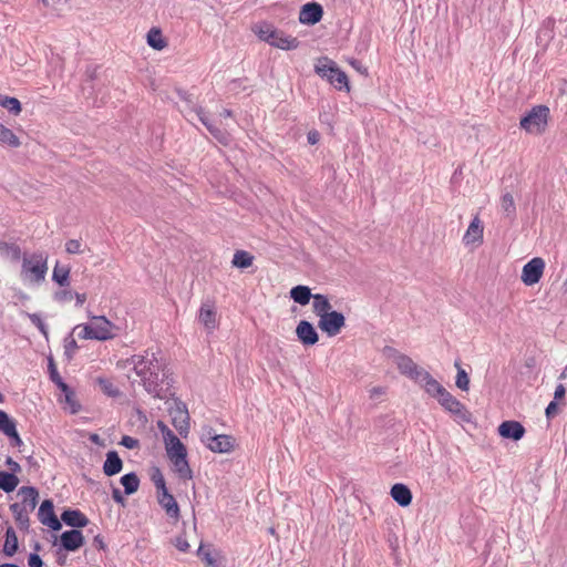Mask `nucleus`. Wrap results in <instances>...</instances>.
I'll return each instance as SVG.
<instances>
[{
  "instance_id": "a19ab883",
  "label": "nucleus",
  "mask_w": 567,
  "mask_h": 567,
  "mask_svg": "<svg viewBox=\"0 0 567 567\" xmlns=\"http://www.w3.org/2000/svg\"><path fill=\"white\" fill-rule=\"evenodd\" d=\"M10 509L13 513L17 523L21 527H28L29 514L31 513V511H27L23 507H20V505H18V504H12L10 506Z\"/></svg>"
},
{
  "instance_id": "5fc2aeb1",
  "label": "nucleus",
  "mask_w": 567,
  "mask_h": 567,
  "mask_svg": "<svg viewBox=\"0 0 567 567\" xmlns=\"http://www.w3.org/2000/svg\"><path fill=\"white\" fill-rule=\"evenodd\" d=\"M49 369H50V374H51L52 381L55 382L58 384V386L60 388V382H63V381H62L52 359L49 360Z\"/></svg>"
},
{
  "instance_id": "338daca9",
  "label": "nucleus",
  "mask_w": 567,
  "mask_h": 567,
  "mask_svg": "<svg viewBox=\"0 0 567 567\" xmlns=\"http://www.w3.org/2000/svg\"><path fill=\"white\" fill-rule=\"evenodd\" d=\"M566 389L563 384H558L555 389L554 396L556 400L564 398Z\"/></svg>"
},
{
  "instance_id": "6e6d98bb",
  "label": "nucleus",
  "mask_w": 567,
  "mask_h": 567,
  "mask_svg": "<svg viewBox=\"0 0 567 567\" xmlns=\"http://www.w3.org/2000/svg\"><path fill=\"white\" fill-rule=\"evenodd\" d=\"M121 444L127 449H135L138 446V441L132 436H123Z\"/></svg>"
},
{
  "instance_id": "7ed1b4c3",
  "label": "nucleus",
  "mask_w": 567,
  "mask_h": 567,
  "mask_svg": "<svg viewBox=\"0 0 567 567\" xmlns=\"http://www.w3.org/2000/svg\"><path fill=\"white\" fill-rule=\"evenodd\" d=\"M316 73L326 79L336 89L349 91L348 76L329 58H320L315 64Z\"/></svg>"
},
{
  "instance_id": "de8ad7c7",
  "label": "nucleus",
  "mask_w": 567,
  "mask_h": 567,
  "mask_svg": "<svg viewBox=\"0 0 567 567\" xmlns=\"http://www.w3.org/2000/svg\"><path fill=\"white\" fill-rule=\"evenodd\" d=\"M198 556L204 560L207 567H217V560L213 556L209 549L200 546L198 549Z\"/></svg>"
},
{
  "instance_id": "a211bd4d",
  "label": "nucleus",
  "mask_w": 567,
  "mask_h": 567,
  "mask_svg": "<svg viewBox=\"0 0 567 567\" xmlns=\"http://www.w3.org/2000/svg\"><path fill=\"white\" fill-rule=\"evenodd\" d=\"M498 434L502 437L518 441L524 436L525 429L517 421H504L498 426Z\"/></svg>"
},
{
  "instance_id": "1a4fd4ad",
  "label": "nucleus",
  "mask_w": 567,
  "mask_h": 567,
  "mask_svg": "<svg viewBox=\"0 0 567 567\" xmlns=\"http://www.w3.org/2000/svg\"><path fill=\"white\" fill-rule=\"evenodd\" d=\"M203 443L215 453H228L233 450V439L228 435H213L207 431L202 436Z\"/></svg>"
},
{
  "instance_id": "0eeeda50",
  "label": "nucleus",
  "mask_w": 567,
  "mask_h": 567,
  "mask_svg": "<svg viewBox=\"0 0 567 567\" xmlns=\"http://www.w3.org/2000/svg\"><path fill=\"white\" fill-rule=\"evenodd\" d=\"M346 324V318L341 312L330 311L321 316L318 327L326 332L329 337L337 336Z\"/></svg>"
},
{
  "instance_id": "bb28decb",
  "label": "nucleus",
  "mask_w": 567,
  "mask_h": 567,
  "mask_svg": "<svg viewBox=\"0 0 567 567\" xmlns=\"http://www.w3.org/2000/svg\"><path fill=\"white\" fill-rule=\"evenodd\" d=\"M187 455H177L169 461L173 463L174 471L178 474L182 480H190L193 477V472L187 462Z\"/></svg>"
},
{
  "instance_id": "ddd939ff",
  "label": "nucleus",
  "mask_w": 567,
  "mask_h": 567,
  "mask_svg": "<svg viewBox=\"0 0 567 567\" xmlns=\"http://www.w3.org/2000/svg\"><path fill=\"white\" fill-rule=\"evenodd\" d=\"M415 383L421 386L430 396L437 399L445 388L435 380L429 371L424 370V372L420 375V378L415 381Z\"/></svg>"
},
{
  "instance_id": "f704fd0d",
  "label": "nucleus",
  "mask_w": 567,
  "mask_h": 567,
  "mask_svg": "<svg viewBox=\"0 0 567 567\" xmlns=\"http://www.w3.org/2000/svg\"><path fill=\"white\" fill-rule=\"evenodd\" d=\"M18 549V537L12 527H9L6 532V540L3 545V554L12 556Z\"/></svg>"
},
{
  "instance_id": "8fccbe9b",
  "label": "nucleus",
  "mask_w": 567,
  "mask_h": 567,
  "mask_svg": "<svg viewBox=\"0 0 567 567\" xmlns=\"http://www.w3.org/2000/svg\"><path fill=\"white\" fill-rule=\"evenodd\" d=\"M78 349V344L74 338L68 337L64 340V354L66 355L68 360H71L73 357V353Z\"/></svg>"
},
{
  "instance_id": "f03ea898",
  "label": "nucleus",
  "mask_w": 567,
  "mask_h": 567,
  "mask_svg": "<svg viewBox=\"0 0 567 567\" xmlns=\"http://www.w3.org/2000/svg\"><path fill=\"white\" fill-rule=\"evenodd\" d=\"M48 272V256L43 252L24 254L20 277L24 284L40 285Z\"/></svg>"
},
{
  "instance_id": "37998d69",
  "label": "nucleus",
  "mask_w": 567,
  "mask_h": 567,
  "mask_svg": "<svg viewBox=\"0 0 567 567\" xmlns=\"http://www.w3.org/2000/svg\"><path fill=\"white\" fill-rule=\"evenodd\" d=\"M0 105L14 115H18L21 112V103L16 97L0 95Z\"/></svg>"
},
{
  "instance_id": "c03bdc74",
  "label": "nucleus",
  "mask_w": 567,
  "mask_h": 567,
  "mask_svg": "<svg viewBox=\"0 0 567 567\" xmlns=\"http://www.w3.org/2000/svg\"><path fill=\"white\" fill-rule=\"evenodd\" d=\"M455 367L457 368V375H456L455 384L462 391H467L468 385H470V378H468L467 373L465 372V370L460 368V364L457 362L455 363Z\"/></svg>"
},
{
  "instance_id": "69168bd1",
  "label": "nucleus",
  "mask_w": 567,
  "mask_h": 567,
  "mask_svg": "<svg viewBox=\"0 0 567 567\" xmlns=\"http://www.w3.org/2000/svg\"><path fill=\"white\" fill-rule=\"evenodd\" d=\"M113 499L118 504H124V497L122 496V493L118 488H114L112 492Z\"/></svg>"
},
{
  "instance_id": "09e8293b",
  "label": "nucleus",
  "mask_w": 567,
  "mask_h": 567,
  "mask_svg": "<svg viewBox=\"0 0 567 567\" xmlns=\"http://www.w3.org/2000/svg\"><path fill=\"white\" fill-rule=\"evenodd\" d=\"M152 482L154 483L155 487L157 488L158 493L163 492L166 488L165 480L159 471V468H154L152 473Z\"/></svg>"
},
{
  "instance_id": "6ab92c4d",
  "label": "nucleus",
  "mask_w": 567,
  "mask_h": 567,
  "mask_svg": "<svg viewBox=\"0 0 567 567\" xmlns=\"http://www.w3.org/2000/svg\"><path fill=\"white\" fill-rule=\"evenodd\" d=\"M83 540L84 537L78 529L66 530L60 537L63 548L70 551L79 549L83 545Z\"/></svg>"
},
{
  "instance_id": "dca6fc26",
  "label": "nucleus",
  "mask_w": 567,
  "mask_h": 567,
  "mask_svg": "<svg viewBox=\"0 0 567 567\" xmlns=\"http://www.w3.org/2000/svg\"><path fill=\"white\" fill-rule=\"evenodd\" d=\"M484 227L478 216H475L471 221L465 235L463 236V243L465 246L480 245L483 241Z\"/></svg>"
},
{
  "instance_id": "a878e982",
  "label": "nucleus",
  "mask_w": 567,
  "mask_h": 567,
  "mask_svg": "<svg viewBox=\"0 0 567 567\" xmlns=\"http://www.w3.org/2000/svg\"><path fill=\"white\" fill-rule=\"evenodd\" d=\"M165 450L168 458H173L177 455H187L185 445L175 435H168V439L164 441Z\"/></svg>"
},
{
  "instance_id": "864d4df0",
  "label": "nucleus",
  "mask_w": 567,
  "mask_h": 567,
  "mask_svg": "<svg viewBox=\"0 0 567 567\" xmlns=\"http://www.w3.org/2000/svg\"><path fill=\"white\" fill-rule=\"evenodd\" d=\"M54 299L59 302H68L73 299V292L70 290H61L54 293Z\"/></svg>"
},
{
  "instance_id": "3c124183",
  "label": "nucleus",
  "mask_w": 567,
  "mask_h": 567,
  "mask_svg": "<svg viewBox=\"0 0 567 567\" xmlns=\"http://www.w3.org/2000/svg\"><path fill=\"white\" fill-rule=\"evenodd\" d=\"M30 321L41 331V333L48 338V328L43 323L41 317L37 313H29L28 315Z\"/></svg>"
},
{
  "instance_id": "f257e3e1",
  "label": "nucleus",
  "mask_w": 567,
  "mask_h": 567,
  "mask_svg": "<svg viewBox=\"0 0 567 567\" xmlns=\"http://www.w3.org/2000/svg\"><path fill=\"white\" fill-rule=\"evenodd\" d=\"M116 365L121 370L133 369L136 375L141 378L147 392L152 393L155 390L158 363L154 353L135 354L117 361Z\"/></svg>"
},
{
  "instance_id": "6e6552de",
  "label": "nucleus",
  "mask_w": 567,
  "mask_h": 567,
  "mask_svg": "<svg viewBox=\"0 0 567 567\" xmlns=\"http://www.w3.org/2000/svg\"><path fill=\"white\" fill-rule=\"evenodd\" d=\"M545 269V262L542 258L535 257L532 260H529L522 270V281L526 286H534L537 284L544 272Z\"/></svg>"
},
{
  "instance_id": "412c9836",
  "label": "nucleus",
  "mask_w": 567,
  "mask_h": 567,
  "mask_svg": "<svg viewBox=\"0 0 567 567\" xmlns=\"http://www.w3.org/2000/svg\"><path fill=\"white\" fill-rule=\"evenodd\" d=\"M158 503L161 506L165 509L166 514L177 519L179 517V507L177 502L175 501L174 496L168 493L167 489H164L163 492L158 493Z\"/></svg>"
},
{
  "instance_id": "79ce46f5",
  "label": "nucleus",
  "mask_w": 567,
  "mask_h": 567,
  "mask_svg": "<svg viewBox=\"0 0 567 567\" xmlns=\"http://www.w3.org/2000/svg\"><path fill=\"white\" fill-rule=\"evenodd\" d=\"M60 389L64 393V402L69 406L71 413H76L80 409V405L78 404L72 391L64 382H60Z\"/></svg>"
},
{
  "instance_id": "49530a36",
  "label": "nucleus",
  "mask_w": 567,
  "mask_h": 567,
  "mask_svg": "<svg viewBox=\"0 0 567 567\" xmlns=\"http://www.w3.org/2000/svg\"><path fill=\"white\" fill-rule=\"evenodd\" d=\"M97 383H99L101 390L109 396L118 395V393H120L118 389L116 386H114V384L111 381H109L106 379L99 378Z\"/></svg>"
},
{
  "instance_id": "680f3d73",
  "label": "nucleus",
  "mask_w": 567,
  "mask_h": 567,
  "mask_svg": "<svg viewBox=\"0 0 567 567\" xmlns=\"http://www.w3.org/2000/svg\"><path fill=\"white\" fill-rule=\"evenodd\" d=\"M558 406L556 402H550L548 406L546 408V415L547 417H551L557 413Z\"/></svg>"
},
{
  "instance_id": "2f4dec72",
  "label": "nucleus",
  "mask_w": 567,
  "mask_h": 567,
  "mask_svg": "<svg viewBox=\"0 0 567 567\" xmlns=\"http://www.w3.org/2000/svg\"><path fill=\"white\" fill-rule=\"evenodd\" d=\"M196 115L199 118V121L207 127V130L220 142L227 143V138L225 134L219 130L216 125H214L208 116L203 112L202 109L196 111Z\"/></svg>"
},
{
  "instance_id": "423d86ee",
  "label": "nucleus",
  "mask_w": 567,
  "mask_h": 567,
  "mask_svg": "<svg viewBox=\"0 0 567 567\" xmlns=\"http://www.w3.org/2000/svg\"><path fill=\"white\" fill-rule=\"evenodd\" d=\"M94 340L106 341L117 337L120 328L104 316H90Z\"/></svg>"
},
{
  "instance_id": "39448f33",
  "label": "nucleus",
  "mask_w": 567,
  "mask_h": 567,
  "mask_svg": "<svg viewBox=\"0 0 567 567\" xmlns=\"http://www.w3.org/2000/svg\"><path fill=\"white\" fill-rule=\"evenodd\" d=\"M549 109L538 105L520 120V127L530 134H540L545 131L548 120Z\"/></svg>"
},
{
  "instance_id": "4d7b16f0",
  "label": "nucleus",
  "mask_w": 567,
  "mask_h": 567,
  "mask_svg": "<svg viewBox=\"0 0 567 567\" xmlns=\"http://www.w3.org/2000/svg\"><path fill=\"white\" fill-rule=\"evenodd\" d=\"M157 427H158V430L161 431V433L163 435V441L168 439V435H173L174 434L173 431L162 421L157 422Z\"/></svg>"
},
{
  "instance_id": "4be33fe9",
  "label": "nucleus",
  "mask_w": 567,
  "mask_h": 567,
  "mask_svg": "<svg viewBox=\"0 0 567 567\" xmlns=\"http://www.w3.org/2000/svg\"><path fill=\"white\" fill-rule=\"evenodd\" d=\"M198 319L208 331H213L217 327L215 307L208 302L203 303L199 310Z\"/></svg>"
},
{
  "instance_id": "2eb2a0df",
  "label": "nucleus",
  "mask_w": 567,
  "mask_h": 567,
  "mask_svg": "<svg viewBox=\"0 0 567 567\" xmlns=\"http://www.w3.org/2000/svg\"><path fill=\"white\" fill-rule=\"evenodd\" d=\"M296 334L299 341L305 346H313L318 342L319 339L315 327L306 320H301L298 323L296 328Z\"/></svg>"
},
{
  "instance_id": "7c9ffc66",
  "label": "nucleus",
  "mask_w": 567,
  "mask_h": 567,
  "mask_svg": "<svg viewBox=\"0 0 567 567\" xmlns=\"http://www.w3.org/2000/svg\"><path fill=\"white\" fill-rule=\"evenodd\" d=\"M312 309L313 312L321 318V316H324L332 311V306L323 295H313V302H312Z\"/></svg>"
},
{
  "instance_id": "aec40b11",
  "label": "nucleus",
  "mask_w": 567,
  "mask_h": 567,
  "mask_svg": "<svg viewBox=\"0 0 567 567\" xmlns=\"http://www.w3.org/2000/svg\"><path fill=\"white\" fill-rule=\"evenodd\" d=\"M18 496L21 497V502L17 503L20 507L27 511L33 512L39 498V493L34 487L23 486L19 489Z\"/></svg>"
},
{
  "instance_id": "393cba45",
  "label": "nucleus",
  "mask_w": 567,
  "mask_h": 567,
  "mask_svg": "<svg viewBox=\"0 0 567 567\" xmlns=\"http://www.w3.org/2000/svg\"><path fill=\"white\" fill-rule=\"evenodd\" d=\"M61 519L72 527H84L89 524L86 516L78 509L64 511L61 515Z\"/></svg>"
},
{
  "instance_id": "4468645a",
  "label": "nucleus",
  "mask_w": 567,
  "mask_h": 567,
  "mask_svg": "<svg viewBox=\"0 0 567 567\" xmlns=\"http://www.w3.org/2000/svg\"><path fill=\"white\" fill-rule=\"evenodd\" d=\"M0 431L11 439L12 445L20 446L22 444V440L17 432L16 422L2 410H0Z\"/></svg>"
},
{
  "instance_id": "f8f14e48",
  "label": "nucleus",
  "mask_w": 567,
  "mask_h": 567,
  "mask_svg": "<svg viewBox=\"0 0 567 567\" xmlns=\"http://www.w3.org/2000/svg\"><path fill=\"white\" fill-rule=\"evenodd\" d=\"M323 14L322 7L317 2H309L301 7L299 21L302 24L312 25L318 23Z\"/></svg>"
},
{
  "instance_id": "cd10ccee",
  "label": "nucleus",
  "mask_w": 567,
  "mask_h": 567,
  "mask_svg": "<svg viewBox=\"0 0 567 567\" xmlns=\"http://www.w3.org/2000/svg\"><path fill=\"white\" fill-rule=\"evenodd\" d=\"M391 496L401 506H408L412 502V493L404 484H394Z\"/></svg>"
},
{
  "instance_id": "4c0bfd02",
  "label": "nucleus",
  "mask_w": 567,
  "mask_h": 567,
  "mask_svg": "<svg viewBox=\"0 0 567 567\" xmlns=\"http://www.w3.org/2000/svg\"><path fill=\"white\" fill-rule=\"evenodd\" d=\"M254 257L245 251V250H237L233 258V266L237 268H248L252 265Z\"/></svg>"
},
{
  "instance_id": "ea45409f",
  "label": "nucleus",
  "mask_w": 567,
  "mask_h": 567,
  "mask_svg": "<svg viewBox=\"0 0 567 567\" xmlns=\"http://www.w3.org/2000/svg\"><path fill=\"white\" fill-rule=\"evenodd\" d=\"M275 28L266 22L257 23L252 27L254 33L261 40L268 43L270 38H272V32Z\"/></svg>"
},
{
  "instance_id": "c85d7f7f",
  "label": "nucleus",
  "mask_w": 567,
  "mask_h": 567,
  "mask_svg": "<svg viewBox=\"0 0 567 567\" xmlns=\"http://www.w3.org/2000/svg\"><path fill=\"white\" fill-rule=\"evenodd\" d=\"M501 210L505 218L514 220L516 217V205L514 197L511 193H505L501 197Z\"/></svg>"
},
{
  "instance_id": "72a5a7b5",
  "label": "nucleus",
  "mask_w": 567,
  "mask_h": 567,
  "mask_svg": "<svg viewBox=\"0 0 567 567\" xmlns=\"http://www.w3.org/2000/svg\"><path fill=\"white\" fill-rule=\"evenodd\" d=\"M69 276L70 267L62 266L59 262H56L52 274L53 281H55L61 287H65L69 285Z\"/></svg>"
},
{
  "instance_id": "9b49d317",
  "label": "nucleus",
  "mask_w": 567,
  "mask_h": 567,
  "mask_svg": "<svg viewBox=\"0 0 567 567\" xmlns=\"http://www.w3.org/2000/svg\"><path fill=\"white\" fill-rule=\"evenodd\" d=\"M38 516L43 525L50 527L53 530L61 529L62 525L54 514V506L52 501L45 499L42 502L38 512Z\"/></svg>"
},
{
  "instance_id": "20e7f679",
  "label": "nucleus",
  "mask_w": 567,
  "mask_h": 567,
  "mask_svg": "<svg viewBox=\"0 0 567 567\" xmlns=\"http://www.w3.org/2000/svg\"><path fill=\"white\" fill-rule=\"evenodd\" d=\"M384 353L389 359L393 361L399 372L402 375H405L406 378L411 379L414 383L425 370L424 368L415 363L412 358L399 352L393 348H385Z\"/></svg>"
},
{
  "instance_id": "e433bc0d",
  "label": "nucleus",
  "mask_w": 567,
  "mask_h": 567,
  "mask_svg": "<svg viewBox=\"0 0 567 567\" xmlns=\"http://www.w3.org/2000/svg\"><path fill=\"white\" fill-rule=\"evenodd\" d=\"M0 143L10 147H19L21 142L19 137L8 127L0 123Z\"/></svg>"
},
{
  "instance_id": "473e14b6",
  "label": "nucleus",
  "mask_w": 567,
  "mask_h": 567,
  "mask_svg": "<svg viewBox=\"0 0 567 567\" xmlns=\"http://www.w3.org/2000/svg\"><path fill=\"white\" fill-rule=\"evenodd\" d=\"M147 44L155 50H163L166 48L167 42L162 35V32L157 28H152L147 32Z\"/></svg>"
},
{
  "instance_id": "9d476101",
  "label": "nucleus",
  "mask_w": 567,
  "mask_h": 567,
  "mask_svg": "<svg viewBox=\"0 0 567 567\" xmlns=\"http://www.w3.org/2000/svg\"><path fill=\"white\" fill-rule=\"evenodd\" d=\"M436 400L446 411L457 415L463 421H468V412L465 406L446 389L441 391V394Z\"/></svg>"
},
{
  "instance_id": "13d9d810",
  "label": "nucleus",
  "mask_w": 567,
  "mask_h": 567,
  "mask_svg": "<svg viewBox=\"0 0 567 567\" xmlns=\"http://www.w3.org/2000/svg\"><path fill=\"white\" fill-rule=\"evenodd\" d=\"M175 546L181 550V551H187L189 549V544L188 542L182 537V536H178L175 540Z\"/></svg>"
},
{
  "instance_id": "bf43d9fd",
  "label": "nucleus",
  "mask_w": 567,
  "mask_h": 567,
  "mask_svg": "<svg viewBox=\"0 0 567 567\" xmlns=\"http://www.w3.org/2000/svg\"><path fill=\"white\" fill-rule=\"evenodd\" d=\"M28 564L30 567H42L43 563L39 555L31 554L28 559Z\"/></svg>"
},
{
  "instance_id": "58836bf2",
  "label": "nucleus",
  "mask_w": 567,
  "mask_h": 567,
  "mask_svg": "<svg viewBox=\"0 0 567 567\" xmlns=\"http://www.w3.org/2000/svg\"><path fill=\"white\" fill-rule=\"evenodd\" d=\"M121 483L127 495L135 493L140 486V480L135 473H128L122 476Z\"/></svg>"
},
{
  "instance_id": "f3484780",
  "label": "nucleus",
  "mask_w": 567,
  "mask_h": 567,
  "mask_svg": "<svg viewBox=\"0 0 567 567\" xmlns=\"http://www.w3.org/2000/svg\"><path fill=\"white\" fill-rule=\"evenodd\" d=\"M272 38L268 41L271 47L281 49V50H295L299 45V41L297 38L285 34L282 31L275 29L272 32Z\"/></svg>"
},
{
  "instance_id": "b1692460",
  "label": "nucleus",
  "mask_w": 567,
  "mask_h": 567,
  "mask_svg": "<svg viewBox=\"0 0 567 567\" xmlns=\"http://www.w3.org/2000/svg\"><path fill=\"white\" fill-rule=\"evenodd\" d=\"M123 462L120 458L117 452L110 451L106 454V460L103 464V472L107 476H113L122 471Z\"/></svg>"
},
{
  "instance_id": "e2e57ef3",
  "label": "nucleus",
  "mask_w": 567,
  "mask_h": 567,
  "mask_svg": "<svg viewBox=\"0 0 567 567\" xmlns=\"http://www.w3.org/2000/svg\"><path fill=\"white\" fill-rule=\"evenodd\" d=\"M308 142L311 144V145H315L319 142V138H320V134L317 132V131H310L308 133Z\"/></svg>"
},
{
  "instance_id": "c756f323",
  "label": "nucleus",
  "mask_w": 567,
  "mask_h": 567,
  "mask_svg": "<svg viewBox=\"0 0 567 567\" xmlns=\"http://www.w3.org/2000/svg\"><path fill=\"white\" fill-rule=\"evenodd\" d=\"M290 297L295 302L301 306L308 305L310 299L313 298L310 288L301 285L296 286L290 290Z\"/></svg>"
},
{
  "instance_id": "c9c22d12",
  "label": "nucleus",
  "mask_w": 567,
  "mask_h": 567,
  "mask_svg": "<svg viewBox=\"0 0 567 567\" xmlns=\"http://www.w3.org/2000/svg\"><path fill=\"white\" fill-rule=\"evenodd\" d=\"M19 484V478L13 473L0 472V489L7 493L13 492Z\"/></svg>"
},
{
  "instance_id": "5701e85b",
  "label": "nucleus",
  "mask_w": 567,
  "mask_h": 567,
  "mask_svg": "<svg viewBox=\"0 0 567 567\" xmlns=\"http://www.w3.org/2000/svg\"><path fill=\"white\" fill-rule=\"evenodd\" d=\"M172 423L175 429L178 431L181 435H186L188 433V412L184 408L177 406L175 410L171 412Z\"/></svg>"
},
{
  "instance_id": "603ef678",
  "label": "nucleus",
  "mask_w": 567,
  "mask_h": 567,
  "mask_svg": "<svg viewBox=\"0 0 567 567\" xmlns=\"http://www.w3.org/2000/svg\"><path fill=\"white\" fill-rule=\"evenodd\" d=\"M65 250L68 254H82V244L78 239H70L65 244Z\"/></svg>"
},
{
  "instance_id": "774afa93",
  "label": "nucleus",
  "mask_w": 567,
  "mask_h": 567,
  "mask_svg": "<svg viewBox=\"0 0 567 567\" xmlns=\"http://www.w3.org/2000/svg\"><path fill=\"white\" fill-rule=\"evenodd\" d=\"M351 65L353 69H355L358 72L364 74L367 73V69L362 65V63L358 60H352L351 62Z\"/></svg>"
},
{
  "instance_id": "052dcab7",
  "label": "nucleus",
  "mask_w": 567,
  "mask_h": 567,
  "mask_svg": "<svg viewBox=\"0 0 567 567\" xmlns=\"http://www.w3.org/2000/svg\"><path fill=\"white\" fill-rule=\"evenodd\" d=\"M385 394V389L382 386H374L370 390V398L378 399Z\"/></svg>"
},
{
  "instance_id": "0e129e2a",
  "label": "nucleus",
  "mask_w": 567,
  "mask_h": 567,
  "mask_svg": "<svg viewBox=\"0 0 567 567\" xmlns=\"http://www.w3.org/2000/svg\"><path fill=\"white\" fill-rule=\"evenodd\" d=\"M7 465L9 466V468L13 472V473H17V472H20L21 471V467L20 465L13 461L11 457H8L7 461H6Z\"/></svg>"
},
{
  "instance_id": "a18cd8bd",
  "label": "nucleus",
  "mask_w": 567,
  "mask_h": 567,
  "mask_svg": "<svg viewBox=\"0 0 567 567\" xmlns=\"http://www.w3.org/2000/svg\"><path fill=\"white\" fill-rule=\"evenodd\" d=\"M73 332H75L80 339L94 340L91 323L78 324L73 328Z\"/></svg>"
}]
</instances>
